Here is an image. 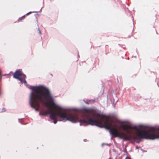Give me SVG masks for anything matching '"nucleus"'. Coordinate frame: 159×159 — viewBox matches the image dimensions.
I'll use <instances>...</instances> for the list:
<instances>
[{
	"instance_id": "nucleus-1",
	"label": "nucleus",
	"mask_w": 159,
	"mask_h": 159,
	"mask_svg": "<svg viewBox=\"0 0 159 159\" xmlns=\"http://www.w3.org/2000/svg\"><path fill=\"white\" fill-rule=\"evenodd\" d=\"M63 110L61 107L58 108V111L52 113L50 116L51 119L54 120L53 122L56 124L57 122V116L65 119L66 120H70L73 123L80 121V123H85L92 125H95L101 128L104 127L108 129L110 133L115 137H117V129L116 128L117 126L115 125L113 126L114 121L112 120H109L107 116L99 113H93L92 115L94 117L100 118L101 119H93L90 117V114L93 112V110L91 109L84 108L83 111L86 113L82 116V119L80 120L76 114L66 113V111H62Z\"/></svg>"
},
{
	"instance_id": "nucleus-2",
	"label": "nucleus",
	"mask_w": 159,
	"mask_h": 159,
	"mask_svg": "<svg viewBox=\"0 0 159 159\" xmlns=\"http://www.w3.org/2000/svg\"><path fill=\"white\" fill-rule=\"evenodd\" d=\"M31 89L33 92L31 93L30 102L31 107L38 111L40 107V104L43 103L50 108L51 110H43L40 112V115L46 116L48 114L50 115L54 112L52 107L55 104L49 90L42 86L33 87Z\"/></svg>"
},
{
	"instance_id": "nucleus-3",
	"label": "nucleus",
	"mask_w": 159,
	"mask_h": 159,
	"mask_svg": "<svg viewBox=\"0 0 159 159\" xmlns=\"http://www.w3.org/2000/svg\"><path fill=\"white\" fill-rule=\"evenodd\" d=\"M129 129H134L137 130L136 135L132 136L130 134V131L129 130V135H130L131 140L132 139L134 140L146 139H159V133L154 134L156 133L155 130H159V128L157 129L155 127H151L147 130H141L138 129L136 126L131 127L129 125Z\"/></svg>"
},
{
	"instance_id": "nucleus-4",
	"label": "nucleus",
	"mask_w": 159,
	"mask_h": 159,
	"mask_svg": "<svg viewBox=\"0 0 159 159\" xmlns=\"http://www.w3.org/2000/svg\"><path fill=\"white\" fill-rule=\"evenodd\" d=\"M22 74V72L20 70H17L13 74V77L15 78L18 79L20 77H21Z\"/></svg>"
},
{
	"instance_id": "nucleus-5",
	"label": "nucleus",
	"mask_w": 159,
	"mask_h": 159,
	"mask_svg": "<svg viewBox=\"0 0 159 159\" xmlns=\"http://www.w3.org/2000/svg\"><path fill=\"white\" fill-rule=\"evenodd\" d=\"M26 78V76L25 75H24L23 77H20L17 79L20 80L21 82H23L24 79Z\"/></svg>"
},
{
	"instance_id": "nucleus-6",
	"label": "nucleus",
	"mask_w": 159,
	"mask_h": 159,
	"mask_svg": "<svg viewBox=\"0 0 159 159\" xmlns=\"http://www.w3.org/2000/svg\"><path fill=\"white\" fill-rule=\"evenodd\" d=\"M25 15L22 16L21 17H20L19 18V19L18 20V22H20L21 21V20L24 19L25 18Z\"/></svg>"
},
{
	"instance_id": "nucleus-7",
	"label": "nucleus",
	"mask_w": 159,
	"mask_h": 159,
	"mask_svg": "<svg viewBox=\"0 0 159 159\" xmlns=\"http://www.w3.org/2000/svg\"><path fill=\"white\" fill-rule=\"evenodd\" d=\"M32 13V12L31 11H30V12H29L28 13H27L25 15V16H27V15H29V14H31V13Z\"/></svg>"
},
{
	"instance_id": "nucleus-8",
	"label": "nucleus",
	"mask_w": 159,
	"mask_h": 159,
	"mask_svg": "<svg viewBox=\"0 0 159 159\" xmlns=\"http://www.w3.org/2000/svg\"><path fill=\"white\" fill-rule=\"evenodd\" d=\"M38 31L39 33L40 34H41V31L39 28H38Z\"/></svg>"
},
{
	"instance_id": "nucleus-9",
	"label": "nucleus",
	"mask_w": 159,
	"mask_h": 159,
	"mask_svg": "<svg viewBox=\"0 0 159 159\" xmlns=\"http://www.w3.org/2000/svg\"><path fill=\"white\" fill-rule=\"evenodd\" d=\"M24 82V83L25 84H27V82L26 81V80H25V79H24L23 80V81Z\"/></svg>"
},
{
	"instance_id": "nucleus-10",
	"label": "nucleus",
	"mask_w": 159,
	"mask_h": 159,
	"mask_svg": "<svg viewBox=\"0 0 159 159\" xmlns=\"http://www.w3.org/2000/svg\"><path fill=\"white\" fill-rule=\"evenodd\" d=\"M118 122L120 123H124L123 122H121L120 121H118Z\"/></svg>"
}]
</instances>
